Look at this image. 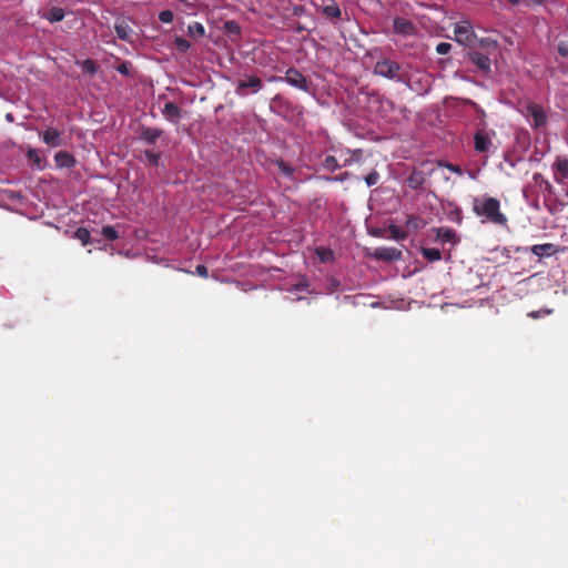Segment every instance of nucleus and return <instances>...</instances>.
Wrapping results in <instances>:
<instances>
[{"label":"nucleus","mask_w":568,"mask_h":568,"mask_svg":"<svg viewBox=\"0 0 568 568\" xmlns=\"http://www.w3.org/2000/svg\"><path fill=\"white\" fill-rule=\"evenodd\" d=\"M534 180H535V182H538L541 180V182L545 183L547 190L551 189V184L548 181L544 180V178L540 173H535Z\"/></svg>","instance_id":"40"},{"label":"nucleus","mask_w":568,"mask_h":568,"mask_svg":"<svg viewBox=\"0 0 568 568\" xmlns=\"http://www.w3.org/2000/svg\"><path fill=\"white\" fill-rule=\"evenodd\" d=\"M130 69H131V63L130 62H121L118 67H116V71L123 75H130Z\"/></svg>","instance_id":"37"},{"label":"nucleus","mask_w":568,"mask_h":568,"mask_svg":"<svg viewBox=\"0 0 568 568\" xmlns=\"http://www.w3.org/2000/svg\"><path fill=\"white\" fill-rule=\"evenodd\" d=\"M54 161L58 168L71 169L75 165L74 156L67 151H59L54 155Z\"/></svg>","instance_id":"14"},{"label":"nucleus","mask_w":568,"mask_h":568,"mask_svg":"<svg viewBox=\"0 0 568 568\" xmlns=\"http://www.w3.org/2000/svg\"><path fill=\"white\" fill-rule=\"evenodd\" d=\"M144 156L150 165L158 166L160 161V153H155L151 150L144 152Z\"/></svg>","instance_id":"33"},{"label":"nucleus","mask_w":568,"mask_h":568,"mask_svg":"<svg viewBox=\"0 0 568 568\" xmlns=\"http://www.w3.org/2000/svg\"><path fill=\"white\" fill-rule=\"evenodd\" d=\"M7 120L12 121V115L10 113L7 114Z\"/></svg>","instance_id":"47"},{"label":"nucleus","mask_w":568,"mask_h":568,"mask_svg":"<svg viewBox=\"0 0 568 568\" xmlns=\"http://www.w3.org/2000/svg\"><path fill=\"white\" fill-rule=\"evenodd\" d=\"M162 134L163 130L158 128L142 126L140 130V139L148 144H155Z\"/></svg>","instance_id":"12"},{"label":"nucleus","mask_w":568,"mask_h":568,"mask_svg":"<svg viewBox=\"0 0 568 568\" xmlns=\"http://www.w3.org/2000/svg\"><path fill=\"white\" fill-rule=\"evenodd\" d=\"M174 19V13L171 10H163L159 13V20L163 23H171Z\"/></svg>","instance_id":"35"},{"label":"nucleus","mask_w":568,"mask_h":568,"mask_svg":"<svg viewBox=\"0 0 568 568\" xmlns=\"http://www.w3.org/2000/svg\"><path fill=\"white\" fill-rule=\"evenodd\" d=\"M473 211L477 216H484L495 224L504 225L507 222L506 215L500 212V202L496 197L475 199Z\"/></svg>","instance_id":"1"},{"label":"nucleus","mask_w":568,"mask_h":568,"mask_svg":"<svg viewBox=\"0 0 568 568\" xmlns=\"http://www.w3.org/2000/svg\"><path fill=\"white\" fill-rule=\"evenodd\" d=\"M406 226H414V227H417V219L413 215L408 216L407 221H406Z\"/></svg>","instance_id":"42"},{"label":"nucleus","mask_w":568,"mask_h":568,"mask_svg":"<svg viewBox=\"0 0 568 568\" xmlns=\"http://www.w3.org/2000/svg\"><path fill=\"white\" fill-rule=\"evenodd\" d=\"M196 273L202 277H207V275H209L207 267L202 264L196 266Z\"/></svg>","instance_id":"39"},{"label":"nucleus","mask_w":568,"mask_h":568,"mask_svg":"<svg viewBox=\"0 0 568 568\" xmlns=\"http://www.w3.org/2000/svg\"><path fill=\"white\" fill-rule=\"evenodd\" d=\"M365 182L367 186H374L379 181V173L377 171H373L365 176Z\"/></svg>","instance_id":"34"},{"label":"nucleus","mask_w":568,"mask_h":568,"mask_svg":"<svg viewBox=\"0 0 568 568\" xmlns=\"http://www.w3.org/2000/svg\"><path fill=\"white\" fill-rule=\"evenodd\" d=\"M323 13L326 17L333 18V19H338V18H341V14H342L339 7L335 2H331L329 4H326L323 8Z\"/></svg>","instance_id":"22"},{"label":"nucleus","mask_w":568,"mask_h":568,"mask_svg":"<svg viewBox=\"0 0 568 568\" xmlns=\"http://www.w3.org/2000/svg\"><path fill=\"white\" fill-rule=\"evenodd\" d=\"M532 317H537V313H531L530 314Z\"/></svg>","instance_id":"48"},{"label":"nucleus","mask_w":568,"mask_h":568,"mask_svg":"<svg viewBox=\"0 0 568 568\" xmlns=\"http://www.w3.org/2000/svg\"><path fill=\"white\" fill-rule=\"evenodd\" d=\"M50 22H59L64 18L63 9L59 7H52L49 11L43 16Z\"/></svg>","instance_id":"20"},{"label":"nucleus","mask_w":568,"mask_h":568,"mask_svg":"<svg viewBox=\"0 0 568 568\" xmlns=\"http://www.w3.org/2000/svg\"><path fill=\"white\" fill-rule=\"evenodd\" d=\"M455 214L458 215V223H460L462 222V211L459 209H457L455 211Z\"/></svg>","instance_id":"45"},{"label":"nucleus","mask_w":568,"mask_h":568,"mask_svg":"<svg viewBox=\"0 0 568 568\" xmlns=\"http://www.w3.org/2000/svg\"><path fill=\"white\" fill-rule=\"evenodd\" d=\"M437 240L442 242H455L456 241V232L449 227H439L436 231Z\"/></svg>","instance_id":"19"},{"label":"nucleus","mask_w":568,"mask_h":568,"mask_svg":"<svg viewBox=\"0 0 568 568\" xmlns=\"http://www.w3.org/2000/svg\"><path fill=\"white\" fill-rule=\"evenodd\" d=\"M455 40L464 45H471L476 39L473 27L468 21H462L454 29Z\"/></svg>","instance_id":"4"},{"label":"nucleus","mask_w":568,"mask_h":568,"mask_svg":"<svg viewBox=\"0 0 568 568\" xmlns=\"http://www.w3.org/2000/svg\"><path fill=\"white\" fill-rule=\"evenodd\" d=\"M284 81L287 82L290 85L297 88L302 91L308 92L310 91V84L306 80V78L296 69L290 68L286 71Z\"/></svg>","instance_id":"7"},{"label":"nucleus","mask_w":568,"mask_h":568,"mask_svg":"<svg viewBox=\"0 0 568 568\" xmlns=\"http://www.w3.org/2000/svg\"><path fill=\"white\" fill-rule=\"evenodd\" d=\"M42 141L51 148H58L63 144L61 133L54 128H48L42 133Z\"/></svg>","instance_id":"11"},{"label":"nucleus","mask_w":568,"mask_h":568,"mask_svg":"<svg viewBox=\"0 0 568 568\" xmlns=\"http://www.w3.org/2000/svg\"><path fill=\"white\" fill-rule=\"evenodd\" d=\"M348 176H349V173L345 172V173H343L341 175H337V176H334V178H327V180L328 181H339V182H342V181L346 180Z\"/></svg>","instance_id":"41"},{"label":"nucleus","mask_w":568,"mask_h":568,"mask_svg":"<svg viewBox=\"0 0 568 568\" xmlns=\"http://www.w3.org/2000/svg\"><path fill=\"white\" fill-rule=\"evenodd\" d=\"M263 88L261 78L251 75L246 79L239 80L235 85V93L245 97L248 93H256Z\"/></svg>","instance_id":"3"},{"label":"nucleus","mask_w":568,"mask_h":568,"mask_svg":"<svg viewBox=\"0 0 568 568\" xmlns=\"http://www.w3.org/2000/svg\"><path fill=\"white\" fill-rule=\"evenodd\" d=\"M468 60L474 63L484 73L490 72V59L480 52L473 51L468 53Z\"/></svg>","instance_id":"10"},{"label":"nucleus","mask_w":568,"mask_h":568,"mask_svg":"<svg viewBox=\"0 0 568 568\" xmlns=\"http://www.w3.org/2000/svg\"><path fill=\"white\" fill-rule=\"evenodd\" d=\"M315 252L321 262L326 263L333 261L334 258L333 251L329 248L317 247Z\"/></svg>","instance_id":"25"},{"label":"nucleus","mask_w":568,"mask_h":568,"mask_svg":"<svg viewBox=\"0 0 568 568\" xmlns=\"http://www.w3.org/2000/svg\"><path fill=\"white\" fill-rule=\"evenodd\" d=\"M525 115L532 119L535 128L544 126L547 123V114L544 108L537 103L527 104Z\"/></svg>","instance_id":"6"},{"label":"nucleus","mask_w":568,"mask_h":568,"mask_svg":"<svg viewBox=\"0 0 568 568\" xmlns=\"http://www.w3.org/2000/svg\"><path fill=\"white\" fill-rule=\"evenodd\" d=\"M422 255L425 260L428 262H436L442 258L440 251L435 247H423L422 248Z\"/></svg>","instance_id":"21"},{"label":"nucleus","mask_w":568,"mask_h":568,"mask_svg":"<svg viewBox=\"0 0 568 568\" xmlns=\"http://www.w3.org/2000/svg\"><path fill=\"white\" fill-rule=\"evenodd\" d=\"M400 255V252L396 248H384L377 252V256L384 260H394Z\"/></svg>","instance_id":"28"},{"label":"nucleus","mask_w":568,"mask_h":568,"mask_svg":"<svg viewBox=\"0 0 568 568\" xmlns=\"http://www.w3.org/2000/svg\"><path fill=\"white\" fill-rule=\"evenodd\" d=\"M446 168H447L448 170H450L452 172H455V173H457V174H462V169H460L458 165H455V164H450V163H448V164L446 165Z\"/></svg>","instance_id":"43"},{"label":"nucleus","mask_w":568,"mask_h":568,"mask_svg":"<svg viewBox=\"0 0 568 568\" xmlns=\"http://www.w3.org/2000/svg\"><path fill=\"white\" fill-rule=\"evenodd\" d=\"M362 154H363V152H362L361 149L353 150V151L346 150V152H345L346 156L343 159V163L339 164L341 168L342 166H349V165H352L355 162H359L362 160Z\"/></svg>","instance_id":"18"},{"label":"nucleus","mask_w":568,"mask_h":568,"mask_svg":"<svg viewBox=\"0 0 568 568\" xmlns=\"http://www.w3.org/2000/svg\"><path fill=\"white\" fill-rule=\"evenodd\" d=\"M531 253L539 257L544 255L550 256L557 253V248L551 243L536 244L531 246Z\"/></svg>","instance_id":"16"},{"label":"nucleus","mask_w":568,"mask_h":568,"mask_svg":"<svg viewBox=\"0 0 568 568\" xmlns=\"http://www.w3.org/2000/svg\"><path fill=\"white\" fill-rule=\"evenodd\" d=\"M162 114L166 120L178 123L182 115V110L173 102H166L162 109Z\"/></svg>","instance_id":"13"},{"label":"nucleus","mask_w":568,"mask_h":568,"mask_svg":"<svg viewBox=\"0 0 568 568\" xmlns=\"http://www.w3.org/2000/svg\"><path fill=\"white\" fill-rule=\"evenodd\" d=\"M450 49H452V44L450 43H448V42H440L436 47V52L438 54H443L444 55V54H447L450 51Z\"/></svg>","instance_id":"36"},{"label":"nucleus","mask_w":568,"mask_h":568,"mask_svg":"<svg viewBox=\"0 0 568 568\" xmlns=\"http://www.w3.org/2000/svg\"><path fill=\"white\" fill-rule=\"evenodd\" d=\"M74 239L79 240L82 245H88L91 240L90 231L87 227H79L74 232Z\"/></svg>","instance_id":"24"},{"label":"nucleus","mask_w":568,"mask_h":568,"mask_svg":"<svg viewBox=\"0 0 568 568\" xmlns=\"http://www.w3.org/2000/svg\"><path fill=\"white\" fill-rule=\"evenodd\" d=\"M174 44L180 52H186L191 48L190 41L182 37H175Z\"/></svg>","instance_id":"32"},{"label":"nucleus","mask_w":568,"mask_h":568,"mask_svg":"<svg viewBox=\"0 0 568 568\" xmlns=\"http://www.w3.org/2000/svg\"><path fill=\"white\" fill-rule=\"evenodd\" d=\"M388 231L390 233L392 239L394 240H405L407 237V232L404 231L402 227L390 224L388 226Z\"/></svg>","instance_id":"26"},{"label":"nucleus","mask_w":568,"mask_h":568,"mask_svg":"<svg viewBox=\"0 0 568 568\" xmlns=\"http://www.w3.org/2000/svg\"><path fill=\"white\" fill-rule=\"evenodd\" d=\"M408 186L413 190L420 189L425 183V175L420 171H414L407 179Z\"/></svg>","instance_id":"17"},{"label":"nucleus","mask_w":568,"mask_h":568,"mask_svg":"<svg viewBox=\"0 0 568 568\" xmlns=\"http://www.w3.org/2000/svg\"><path fill=\"white\" fill-rule=\"evenodd\" d=\"M101 234L109 241L119 239L118 231L112 225H105L101 230Z\"/></svg>","instance_id":"29"},{"label":"nucleus","mask_w":568,"mask_h":568,"mask_svg":"<svg viewBox=\"0 0 568 568\" xmlns=\"http://www.w3.org/2000/svg\"><path fill=\"white\" fill-rule=\"evenodd\" d=\"M27 158L31 161L37 168L41 169L42 158L38 150L30 148L27 151Z\"/></svg>","instance_id":"27"},{"label":"nucleus","mask_w":568,"mask_h":568,"mask_svg":"<svg viewBox=\"0 0 568 568\" xmlns=\"http://www.w3.org/2000/svg\"><path fill=\"white\" fill-rule=\"evenodd\" d=\"M187 33L192 38H201L205 34L204 26L200 22H194L187 27Z\"/></svg>","instance_id":"23"},{"label":"nucleus","mask_w":568,"mask_h":568,"mask_svg":"<svg viewBox=\"0 0 568 568\" xmlns=\"http://www.w3.org/2000/svg\"><path fill=\"white\" fill-rule=\"evenodd\" d=\"M510 3L513 4H518L519 3V0H508Z\"/></svg>","instance_id":"46"},{"label":"nucleus","mask_w":568,"mask_h":568,"mask_svg":"<svg viewBox=\"0 0 568 568\" xmlns=\"http://www.w3.org/2000/svg\"><path fill=\"white\" fill-rule=\"evenodd\" d=\"M394 32L400 36H413L416 32V28L410 20L397 17L393 21Z\"/></svg>","instance_id":"9"},{"label":"nucleus","mask_w":568,"mask_h":568,"mask_svg":"<svg viewBox=\"0 0 568 568\" xmlns=\"http://www.w3.org/2000/svg\"><path fill=\"white\" fill-rule=\"evenodd\" d=\"M114 29L119 39L132 42L133 30L125 21L116 22Z\"/></svg>","instance_id":"15"},{"label":"nucleus","mask_w":568,"mask_h":568,"mask_svg":"<svg viewBox=\"0 0 568 568\" xmlns=\"http://www.w3.org/2000/svg\"><path fill=\"white\" fill-rule=\"evenodd\" d=\"M399 70L400 65L397 62L388 59L377 61L374 67L375 74L392 80H399Z\"/></svg>","instance_id":"2"},{"label":"nucleus","mask_w":568,"mask_h":568,"mask_svg":"<svg viewBox=\"0 0 568 568\" xmlns=\"http://www.w3.org/2000/svg\"><path fill=\"white\" fill-rule=\"evenodd\" d=\"M280 168L286 175H291L293 173V170L290 166L285 165L284 163H281Z\"/></svg>","instance_id":"44"},{"label":"nucleus","mask_w":568,"mask_h":568,"mask_svg":"<svg viewBox=\"0 0 568 568\" xmlns=\"http://www.w3.org/2000/svg\"><path fill=\"white\" fill-rule=\"evenodd\" d=\"M554 180L558 184H564L565 180L568 179V160L566 158L558 156L552 164Z\"/></svg>","instance_id":"8"},{"label":"nucleus","mask_w":568,"mask_h":568,"mask_svg":"<svg viewBox=\"0 0 568 568\" xmlns=\"http://www.w3.org/2000/svg\"><path fill=\"white\" fill-rule=\"evenodd\" d=\"M558 52L561 57L568 58V42H560L558 44Z\"/></svg>","instance_id":"38"},{"label":"nucleus","mask_w":568,"mask_h":568,"mask_svg":"<svg viewBox=\"0 0 568 568\" xmlns=\"http://www.w3.org/2000/svg\"><path fill=\"white\" fill-rule=\"evenodd\" d=\"M81 67H82V70L90 74V75H93L94 73H97L98 71V64L95 63V61H93L92 59H87L84 60L82 63H81Z\"/></svg>","instance_id":"30"},{"label":"nucleus","mask_w":568,"mask_h":568,"mask_svg":"<svg viewBox=\"0 0 568 568\" xmlns=\"http://www.w3.org/2000/svg\"><path fill=\"white\" fill-rule=\"evenodd\" d=\"M491 135L494 132L477 130L474 134V149L477 153H488L493 148Z\"/></svg>","instance_id":"5"},{"label":"nucleus","mask_w":568,"mask_h":568,"mask_svg":"<svg viewBox=\"0 0 568 568\" xmlns=\"http://www.w3.org/2000/svg\"><path fill=\"white\" fill-rule=\"evenodd\" d=\"M323 166L331 171V172H334L335 170L339 169L341 165L338 164L337 160L335 156L333 155H327L324 161H323Z\"/></svg>","instance_id":"31"}]
</instances>
